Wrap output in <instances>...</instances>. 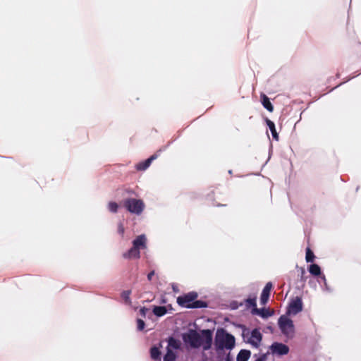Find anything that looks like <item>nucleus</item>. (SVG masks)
<instances>
[{"mask_svg":"<svg viewBox=\"0 0 361 361\" xmlns=\"http://www.w3.org/2000/svg\"><path fill=\"white\" fill-rule=\"evenodd\" d=\"M201 334L202 336L196 330L190 329L182 335V338L192 348L202 346L204 350H208L212 344V332L209 329H204L201 331Z\"/></svg>","mask_w":361,"mask_h":361,"instance_id":"nucleus-1","label":"nucleus"},{"mask_svg":"<svg viewBox=\"0 0 361 361\" xmlns=\"http://www.w3.org/2000/svg\"><path fill=\"white\" fill-rule=\"evenodd\" d=\"M198 295L196 292H190L177 298L178 305L186 308H202L207 307V303L202 300H197Z\"/></svg>","mask_w":361,"mask_h":361,"instance_id":"nucleus-2","label":"nucleus"},{"mask_svg":"<svg viewBox=\"0 0 361 361\" xmlns=\"http://www.w3.org/2000/svg\"><path fill=\"white\" fill-rule=\"evenodd\" d=\"M133 246L138 248H145L146 247V237L145 235H138L133 241Z\"/></svg>","mask_w":361,"mask_h":361,"instance_id":"nucleus-12","label":"nucleus"},{"mask_svg":"<svg viewBox=\"0 0 361 361\" xmlns=\"http://www.w3.org/2000/svg\"><path fill=\"white\" fill-rule=\"evenodd\" d=\"M302 310V302L300 297L293 299L289 303L288 313L295 315Z\"/></svg>","mask_w":361,"mask_h":361,"instance_id":"nucleus-6","label":"nucleus"},{"mask_svg":"<svg viewBox=\"0 0 361 361\" xmlns=\"http://www.w3.org/2000/svg\"><path fill=\"white\" fill-rule=\"evenodd\" d=\"M176 360V354L173 352V350L170 349H166V353L164 357V361H175Z\"/></svg>","mask_w":361,"mask_h":361,"instance_id":"nucleus-22","label":"nucleus"},{"mask_svg":"<svg viewBox=\"0 0 361 361\" xmlns=\"http://www.w3.org/2000/svg\"><path fill=\"white\" fill-rule=\"evenodd\" d=\"M215 344L216 348L220 350L232 349L235 345V338L233 335L225 333L224 331L221 334L218 331L215 338Z\"/></svg>","mask_w":361,"mask_h":361,"instance_id":"nucleus-3","label":"nucleus"},{"mask_svg":"<svg viewBox=\"0 0 361 361\" xmlns=\"http://www.w3.org/2000/svg\"><path fill=\"white\" fill-rule=\"evenodd\" d=\"M251 313L253 315H259L262 318H268L272 315V312L269 309H258L257 307L251 310Z\"/></svg>","mask_w":361,"mask_h":361,"instance_id":"nucleus-11","label":"nucleus"},{"mask_svg":"<svg viewBox=\"0 0 361 361\" xmlns=\"http://www.w3.org/2000/svg\"><path fill=\"white\" fill-rule=\"evenodd\" d=\"M154 274H155V273H154V271H150V272L147 274V279H148L149 281H152V277H153V276L154 275Z\"/></svg>","mask_w":361,"mask_h":361,"instance_id":"nucleus-30","label":"nucleus"},{"mask_svg":"<svg viewBox=\"0 0 361 361\" xmlns=\"http://www.w3.org/2000/svg\"><path fill=\"white\" fill-rule=\"evenodd\" d=\"M214 204L215 206H216V207H221V206H226L227 205L226 204H221V203H218V202L214 203Z\"/></svg>","mask_w":361,"mask_h":361,"instance_id":"nucleus-31","label":"nucleus"},{"mask_svg":"<svg viewBox=\"0 0 361 361\" xmlns=\"http://www.w3.org/2000/svg\"><path fill=\"white\" fill-rule=\"evenodd\" d=\"M255 361H264V359L263 357H259Z\"/></svg>","mask_w":361,"mask_h":361,"instance_id":"nucleus-32","label":"nucleus"},{"mask_svg":"<svg viewBox=\"0 0 361 361\" xmlns=\"http://www.w3.org/2000/svg\"><path fill=\"white\" fill-rule=\"evenodd\" d=\"M147 309L146 307H142L140 310V314L145 317L146 316V312H147Z\"/></svg>","mask_w":361,"mask_h":361,"instance_id":"nucleus-29","label":"nucleus"},{"mask_svg":"<svg viewBox=\"0 0 361 361\" xmlns=\"http://www.w3.org/2000/svg\"><path fill=\"white\" fill-rule=\"evenodd\" d=\"M168 346L166 349H170L171 350H178L180 348L181 343L179 340L176 339L175 338L171 336L168 338Z\"/></svg>","mask_w":361,"mask_h":361,"instance_id":"nucleus-14","label":"nucleus"},{"mask_svg":"<svg viewBox=\"0 0 361 361\" xmlns=\"http://www.w3.org/2000/svg\"><path fill=\"white\" fill-rule=\"evenodd\" d=\"M314 258H315V256H314L313 252L312 251V250L310 247H307L306 249V256H305V259H306L307 262H313Z\"/></svg>","mask_w":361,"mask_h":361,"instance_id":"nucleus-24","label":"nucleus"},{"mask_svg":"<svg viewBox=\"0 0 361 361\" xmlns=\"http://www.w3.org/2000/svg\"><path fill=\"white\" fill-rule=\"evenodd\" d=\"M244 305L247 310L250 308H255L257 307L256 297L248 298L244 300Z\"/></svg>","mask_w":361,"mask_h":361,"instance_id":"nucleus-19","label":"nucleus"},{"mask_svg":"<svg viewBox=\"0 0 361 361\" xmlns=\"http://www.w3.org/2000/svg\"><path fill=\"white\" fill-rule=\"evenodd\" d=\"M145 326V322L141 319H137V328L139 331H142Z\"/></svg>","mask_w":361,"mask_h":361,"instance_id":"nucleus-26","label":"nucleus"},{"mask_svg":"<svg viewBox=\"0 0 361 361\" xmlns=\"http://www.w3.org/2000/svg\"><path fill=\"white\" fill-rule=\"evenodd\" d=\"M310 273L313 276H319L321 274V269L317 264H312L309 267Z\"/></svg>","mask_w":361,"mask_h":361,"instance_id":"nucleus-21","label":"nucleus"},{"mask_svg":"<svg viewBox=\"0 0 361 361\" xmlns=\"http://www.w3.org/2000/svg\"><path fill=\"white\" fill-rule=\"evenodd\" d=\"M261 98H262V104L263 105V106L267 109L269 112H272L274 111V106L272 105V104L271 103L269 97L264 94H262L261 95Z\"/></svg>","mask_w":361,"mask_h":361,"instance_id":"nucleus-15","label":"nucleus"},{"mask_svg":"<svg viewBox=\"0 0 361 361\" xmlns=\"http://www.w3.org/2000/svg\"><path fill=\"white\" fill-rule=\"evenodd\" d=\"M124 232H125V229H124L123 225L121 223H120L118 225V233L123 237Z\"/></svg>","mask_w":361,"mask_h":361,"instance_id":"nucleus-27","label":"nucleus"},{"mask_svg":"<svg viewBox=\"0 0 361 361\" xmlns=\"http://www.w3.org/2000/svg\"><path fill=\"white\" fill-rule=\"evenodd\" d=\"M250 351L248 350H241L237 355V361H247L250 357Z\"/></svg>","mask_w":361,"mask_h":361,"instance_id":"nucleus-16","label":"nucleus"},{"mask_svg":"<svg viewBox=\"0 0 361 361\" xmlns=\"http://www.w3.org/2000/svg\"><path fill=\"white\" fill-rule=\"evenodd\" d=\"M272 288L273 285L271 282H268L265 285L260 297V302L262 305H264L268 302Z\"/></svg>","mask_w":361,"mask_h":361,"instance_id":"nucleus-10","label":"nucleus"},{"mask_svg":"<svg viewBox=\"0 0 361 361\" xmlns=\"http://www.w3.org/2000/svg\"><path fill=\"white\" fill-rule=\"evenodd\" d=\"M271 348L273 353H276L279 355H286L289 352V348L286 345L281 343H274Z\"/></svg>","mask_w":361,"mask_h":361,"instance_id":"nucleus-8","label":"nucleus"},{"mask_svg":"<svg viewBox=\"0 0 361 361\" xmlns=\"http://www.w3.org/2000/svg\"><path fill=\"white\" fill-rule=\"evenodd\" d=\"M262 339V335L259 330L255 329L251 332L250 338H249V343L253 346L257 348L259 345L260 342Z\"/></svg>","mask_w":361,"mask_h":361,"instance_id":"nucleus-9","label":"nucleus"},{"mask_svg":"<svg viewBox=\"0 0 361 361\" xmlns=\"http://www.w3.org/2000/svg\"><path fill=\"white\" fill-rule=\"evenodd\" d=\"M140 257V250L134 246H133L127 252L123 254L124 258H135L138 259Z\"/></svg>","mask_w":361,"mask_h":361,"instance_id":"nucleus-13","label":"nucleus"},{"mask_svg":"<svg viewBox=\"0 0 361 361\" xmlns=\"http://www.w3.org/2000/svg\"><path fill=\"white\" fill-rule=\"evenodd\" d=\"M150 355L151 357L154 360H161V352L157 347H152L150 349Z\"/></svg>","mask_w":361,"mask_h":361,"instance_id":"nucleus-20","label":"nucleus"},{"mask_svg":"<svg viewBox=\"0 0 361 361\" xmlns=\"http://www.w3.org/2000/svg\"><path fill=\"white\" fill-rule=\"evenodd\" d=\"M167 312L166 307L164 306H154L153 313L157 317H162Z\"/></svg>","mask_w":361,"mask_h":361,"instance_id":"nucleus-18","label":"nucleus"},{"mask_svg":"<svg viewBox=\"0 0 361 361\" xmlns=\"http://www.w3.org/2000/svg\"><path fill=\"white\" fill-rule=\"evenodd\" d=\"M118 205L115 202H110L108 204V209L111 212L116 213L118 211Z\"/></svg>","mask_w":361,"mask_h":361,"instance_id":"nucleus-25","label":"nucleus"},{"mask_svg":"<svg viewBox=\"0 0 361 361\" xmlns=\"http://www.w3.org/2000/svg\"><path fill=\"white\" fill-rule=\"evenodd\" d=\"M279 326L281 332L287 336H290L294 333L293 321L285 316H281L279 319Z\"/></svg>","mask_w":361,"mask_h":361,"instance_id":"nucleus-5","label":"nucleus"},{"mask_svg":"<svg viewBox=\"0 0 361 361\" xmlns=\"http://www.w3.org/2000/svg\"><path fill=\"white\" fill-rule=\"evenodd\" d=\"M267 125L268 126L269 128L270 129L273 138L278 140H279V135L276 130L275 124L273 121L267 118L266 119Z\"/></svg>","mask_w":361,"mask_h":361,"instance_id":"nucleus-17","label":"nucleus"},{"mask_svg":"<svg viewBox=\"0 0 361 361\" xmlns=\"http://www.w3.org/2000/svg\"><path fill=\"white\" fill-rule=\"evenodd\" d=\"M130 294H131V290H124L121 293L122 298L124 300L125 302L128 305L131 304V300L130 298Z\"/></svg>","mask_w":361,"mask_h":361,"instance_id":"nucleus-23","label":"nucleus"},{"mask_svg":"<svg viewBox=\"0 0 361 361\" xmlns=\"http://www.w3.org/2000/svg\"><path fill=\"white\" fill-rule=\"evenodd\" d=\"M123 206L133 214H140L145 208V204L142 200L128 198L123 201Z\"/></svg>","mask_w":361,"mask_h":361,"instance_id":"nucleus-4","label":"nucleus"},{"mask_svg":"<svg viewBox=\"0 0 361 361\" xmlns=\"http://www.w3.org/2000/svg\"><path fill=\"white\" fill-rule=\"evenodd\" d=\"M161 149L157 151L156 153H154L153 155H152L150 157H149L147 159L145 160L144 161H141L138 163L136 165V169L137 171H145L146 170L151 164L152 161L156 159L160 154Z\"/></svg>","mask_w":361,"mask_h":361,"instance_id":"nucleus-7","label":"nucleus"},{"mask_svg":"<svg viewBox=\"0 0 361 361\" xmlns=\"http://www.w3.org/2000/svg\"><path fill=\"white\" fill-rule=\"evenodd\" d=\"M305 270L304 268H300V277H301V280L305 281Z\"/></svg>","mask_w":361,"mask_h":361,"instance_id":"nucleus-28","label":"nucleus"}]
</instances>
